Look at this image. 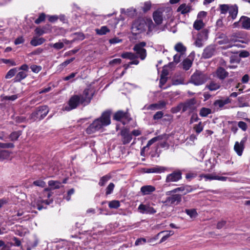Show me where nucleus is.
Returning a JSON list of instances; mask_svg holds the SVG:
<instances>
[{
    "label": "nucleus",
    "mask_w": 250,
    "mask_h": 250,
    "mask_svg": "<svg viewBox=\"0 0 250 250\" xmlns=\"http://www.w3.org/2000/svg\"><path fill=\"white\" fill-rule=\"evenodd\" d=\"M110 124V112L108 111L104 112L101 117L91 124L87 128L86 131L88 134H92L101 129L104 126H107Z\"/></svg>",
    "instance_id": "1"
},
{
    "label": "nucleus",
    "mask_w": 250,
    "mask_h": 250,
    "mask_svg": "<svg viewBox=\"0 0 250 250\" xmlns=\"http://www.w3.org/2000/svg\"><path fill=\"white\" fill-rule=\"evenodd\" d=\"M172 10L168 7H160L153 13V19L157 25H160L164 21L169 19L172 15Z\"/></svg>",
    "instance_id": "2"
},
{
    "label": "nucleus",
    "mask_w": 250,
    "mask_h": 250,
    "mask_svg": "<svg viewBox=\"0 0 250 250\" xmlns=\"http://www.w3.org/2000/svg\"><path fill=\"white\" fill-rule=\"evenodd\" d=\"M221 14H226L229 13V17L232 20L236 19L238 12V8L236 5L221 4L219 5Z\"/></svg>",
    "instance_id": "3"
},
{
    "label": "nucleus",
    "mask_w": 250,
    "mask_h": 250,
    "mask_svg": "<svg viewBox=\"0 0 250 250\" xmlns=\"http://www.w3.org/2000/svg\"><path fill=\"white\" fill-rule=\"evenodd\" d=\"M208 76L201 71H196L191 76L189 83L195 85H200L205 83L208 80Z\"/></svg>",
    "instance_id": "4"
},
{
    "label": "nucleus",
    "mask_w": 250,
    "mask_h": 250,
    "mask_svg": "<svg viewBox=\"0 0 250 250\" xmlns=\"http://www.w3.org/2000/svg\"><path fill=\"white\" fill-rule=\"evenodd\" d=\"M146 30V22L143 19L136 20L132 24L131 27V33L133 35L137 36Z\"/></svg>",
    "instance_id": "5"
},
{
    "label": "nucleus",
    "mask_w": 250,
    "mask_h": 250,
    "mask_svg": "<svg viewBox=\"0 0 250 250\" xmlns=\"http://www.w3.org/2000/svg\"><path fill=\"white\" fill-rule=\"evenodd\" d=\"M49 109L46 105L38 107L36 110L30 115V119L33 121L41 120L43 119L48 114Z\"/></svg>",
    "instance_id": "6"
},
{
    "label": "nucleus",
    "mask_w": 250,
    "mask_h": 250,
    "mask_svg": "<svg viewBox=\"0 0 250 250\" xmlns=\"http://www.w3.org/2000/svg\"><path fill=\"white\" fill-rule=\"evenodd\" d=\"M80 104H81L80 97L78 95H74L70 98L67 104L63 107L62 110L69 111L77 108Z\"/></svg>",
    "instance_id": "7"
},
{
    "label": "nucleus",
    "mask_w": 250,
    "mask_h": 250,
    "mask_svg": "<svg viewBox=\"0 0 250 250\" xmlns=\"http://www.w3.org/2000/svg\"><path fill=\"white\" fill-rule=\"evenodd\" d=\"M146 44V42H142L136 44L133 48L136 53L135 55L137 56V58H140L141 60H144L146 57V50L144 48Z\"/></svg>",
    "instance_id": "8"
},
{
    "label": "nucleus",
    "mask_w": 250,
    "mask_h": 250,
    "mask_svg": "<svg viewBox=\"0 0 250 250\" xmlns=\"http://www.w3.org/2000/svg\"><path fill=\"white\" fill-rule=\"evenodd\" d=\"M79 96L80 97L81 104L86 105L90 103L93 96V91L91 89L87 88L83 90L82 94Z\"/></svg>",
    "instance_id": "9"
},
{
    "label": "nucleus",
    "mask_w": 250,
    "mask_h": 250,
    "mask_svg": "<svg viewBox=\"0 0 250 250\" xmlns=\"http://www.w3.org/2000/svg\"><path fill=\"white\" fill-rule=\"evenodd\" d=\"M14 147L12 143H0V160L7 159L10 156V153L8 151L1 149L4 148H10Z\"/></svg>",
    "instance_id": "10"
},
{
    "label": "nucleus",
    "mask_w": 250,
    "mask_h": 250,
    "mask_svg": "<svg viewBox=\"0 0 250 250\" xmlns=\"http://www.w3.org/2000/svg\"><path fill=\"white\" fill-rule=\"evenodd\" d=\"M216 42L219 45H226L223 47L224 49H227L232 46L229 44V40L228 37L224 34L221 33L218 35L216 38Z\"/></svg>",
    "instance_id": "11"
},
{
    "label": "nucleus",
    "mask_w": 250,
    "mask_h": 250,
    "mask_svg": "<svg viewBox=\"0 0 250 250\" xmlns=\"http://www.w3.org/2000/svg\"><path fill=\"white\" fill-rule=\"evenodd\" d=\"M181 195L173 194L170 196L167 197L164 202V203L167 205H177L181 201Z\"/></svg>",
    "instance_id": "12"
},
{
    "label": "nucleus",
    "mask_w": 250,
    "mask_h": 250,
    "mask_svg": "<svg viewBox=\"0 0 250 250\" xmlns=\"http://www.w3.org/2000/svg\"><path fill=\"white\" fill-rule=\"evenodd\" d=\"M247 137L243 138L240 142H236L234 146V150L237 154L241 156L242 155L243 150L244 149L245 144L247 141Z\"/></svg>",
    "instance_id": "13"
},
{
    "label": "nucleus",
    "mask_w": 250,
    "mask_h": 250,
    "mask_svg": "<svg viewBox=\"0 0 250 250\" xmlns=\"http://www.w3.org/2000/svg\"><path fill=\"white\" fill-rule=\"evenodd\" d=\"M182 178V173L180 171H175L167 175L166 181L167 183L177 182Z\"/></svg>",
    "instance_id": "14"
},
{
    "label": "nucleus",
    "mask_w": 250,
    "mask_h": 250,
    "mask_svg": "<svg viewBox=\"0 0 250 250\" xmlns=\"http://www.w3.org/2000/svg\"><path fill=\"white\" fill-rule=\"evenodd\" d=\"M138 209L142 214H154L156 212V210L148 205L140 204Z\"/></svg>",
    "instance_id": "15"
},
{
    "label": "nucleus",
    "mask_w": 250,
    "mask_h": 250,
    "mask_svg": "<svg viewBox=\"0 0 250 250\" xmlns=\"http://www.w3.org/2000/svg\"><path fill=\"white\" fill-rule=\"evenodd\" d=\"M146 27L147 26L148 30L147 34H150L153 32L157 31L158 30V26L155 23H153V21L150 19H147L145 20Z\"/></svg>",
    "instance_id": "16"
},
{
    "label": "nucleus",
    "mask_w": 250,
    "mask_h": 250,
    "mask_svg": "<svg viewBox=\"0 0 250 250\" xmlns=\"http://www.w3.org/2000/svg\"><path fill=\"white\" fill-rule=\"evenodd\" d=\"M166 104L167 103L165 101H160L158 103L151 104L148 106L145 105L144 109L152 110L161 109L165 107Z\"/></svg>",
    "instance_id": "17"
},
{
    "label": "nucleus",
    "mask_w": 250,
    "mask_h": 250,
    "mask_svg": "<svg viewBox=\"0 0 250 250\" xmlns=\"http://www.w3.org/2000/svg\"><path fill=\"white\" fill-rule=\"evenodd\" d=\"M241 27L247 30H250V18L243 16L240 18Z\"/></svg>",
    "instance_id": "18"
},
{
    "label": "nucleus",
    "mask_w": 250,
    "mask_h": 250,
    "mask_svg": "<svg viewBox=\"0 0 250 250\" xmlns=\"http://www.w3.org/2000/svg\"><path fill=\"white\" fill-rule=\"evenodd\" d=\"M121 135L123 137V143L125 145L128 144L132 140L131 134L129 133L126 130H122L121 131Z\"/></svg>",
    "instance_id": "19"
},
{
    "label": "nucleus",
    "mask_w": 250,
    "mask_h": 250,
    "mask_svg": "<svg viewBox=\"0 0 250 250\" xmlns=\"http://www.w3.org/2000/svg\"><path fill=\"white\" fill-rule=\"evenodd\" d=\"M231 102V100L229 98L225 99L217 100L214 103L215 107L219 108H222L225 105L228 104Z\"/></svg>",
    "instance_id": "20"
},
{
    "label": "nucleus",
    "mask_w": 250,
    "mask_h": 250,
    "mask_svg": "<svg viewBox=\"0 0 250 250\" xmlns=\"http://www.w3.org/2000/svg\"><path fill=\"white\" fill-rule=\"evenodd\" d=\"M155 190V188L151 185L144 186L141 187V192L142 195H148Z\"/></svg>",
    "instance_id": "21"
},
{
    "label": "nucleus",
    "mask_w": 250,
    "mask_h": 250,
    "mask_svg": "<svg viewBox=\"0 0 250 250\" xmlns=\"http://www.w3.org/2000/svg\"><path fill=\"white\" fill-rule=\"evenodd\" d=\"M217 77L220 80H224L229 76V73L223 67H219L216 70Z\"/></svg>",
    "instance_id": "22"
},
{
    "label": "nucleus",
    "mask_w": 250,
    "mask_h": 250,
    "mask_svg": "<svg viewBox=\"0 0 250 250\" xmlns=\"http://www.w3.org/2000/svg\"><path fill=\"white\" fill-rule=\"evenodd\" d=\"M191 6L186 3L181 4L177 8V11L180 12L182 14H186L190 12Z\"/></svg>",
    "instance_id": "23"
},
{
    "label": "nucleus",
    "mask_w": 250,
    "mask_h": 250,
    "mask_svg": "<svg viewBox=\"0 0 250 250\" xmlns=\"http://www.w3.org/2000/svg\"><path fill=\"white\" fill-rule=\"evenodd\" d=\"M214 48L213 46H208L204 50V52L202 55L203 57L204 58H209L214 54Z\"/></svg>",
    "instance_id": "24"
},
{
    "label": "nucleus",
    "mask_w": 250,
    "mask_h": 250,
    "mask_svg": "<svg viewBox=\"0 0 250 250\" xmlns=\"http://www.w3.org/2000/svg\"><path fill=\"white\" fill-rule=\"evenodd\" d=\"M161 234H164L163 236L161 238L160 241V243H162L165 241L170 236L174 234V232L172 230H169V231H162L160 232H159L157 235V237H158L159 235H160Z\"/></svg>",
    "instance_id": "25"
},
{
    "label": "nucleus",
    "mask_w": 250,
    "mask_h": 250,
    "mask_svg": "<svg viewBox=\"0 0 250 250\" xmlns=\"http://www.w3.org/2000/svg\"><path fill=\"white\" fill-rule=\"evenodd\" d=\"M128 115L126 112L119 111L115 113L113 119L117 121H120L123 118L127 119Z\"/></svg>",
    "instance_id": "26"
},
{
    "label": "nucleus",
    "mask_w": 250,
    "mask_h": 250,
    "mask_svg": "<svg viewBox=\"0 0 250 250\" xmlns=\"http://www.w3.org/2000/svg\"><path fill=\"white\" fill-rule=\"evenodd\" d=\"M195 104V100L194 99H190L189 100L186 102L183 107V111H185L188 109H191L192 108V106L193 105Z\"/></svg>",
    "instance_id": "27"
},
{
    "label": "nucleus",
    "mask_w": 250,
    "mask_h": 250,
    "mask_svg": "<svg viewBox=\"0 0 250 250\" xmlns=\"http://www.w3.org/2000/svg\"><path fill=\"white\" fill-rule=\"evenodd\" d=\"M45 41L43 38H34L30 42V43L34 46H36L42 44Z\"/></svg>",
    "instance_id": "28"
},
{
    "label": "nucleus",
    "mask_w": 250,
    "mask_h": 250,
    "mask_svg": "<svg viewBox=\"0 0 250 250\" xmlns=\"http://www.w3.org/2000/svg\"><path fill=\"white\" fill-rule=\"evenodd\" d=\"M121 57L124 59H128L130 60H133L137 59V56L133 53L132 52H125L121 55Z\"/></svg>",
    "instance_id": "29"
},
{
    "label": "nucleus",
    "mask_w": 250,
    "mask_h": 250,
    "mask_svg": "<svg viewBox=\"0 0 250 250\" xmlns=\"http://www.w3.org/2000/svg\"><path fill=\"white\" fill-rule=\"evenodd\" d=\"M95 31L97 34L99 35H105L107 33L109 32V29L106 26H103L100 29H96Z\"/></svg>",
    "instance_id": "30"
},
{
    "label": "nucleus",
    "mask_w": 250,
    "mask_h": 250,
    "mask_svg": "<svg viewBox=\"0 0 250 250\" xmlns=\"http://www.w3.org/2000/svg\"><path fill=\"white\" fill-rule=\"evenodd\" d=\"M204 26V23L202 19L196 20L193 23V27L197 30H199Z\"/></svg>",
    "instance_id": "31"
},
{
    "label": "nucleus",
    "mask_w": 250,
    "mask_h": 250,
    "mask_svg": "<svg viewBox=\"0 0 250 250\" xmlns=\"http://www.w3.org/2000/svg\"><path fill=\"white\" fill-rule=\"evenodd\" d=\"M48 185L52 189H58L61 187V183L58 181L50 180L48 182Z\"/></svg>",
    "instance_id": "32"
},
{
    "label": "nucleus",
    "mask_w": 250,
    "mask_h": 250,
    "mask_svg": "<svg viewBox=\"0 0 250 250\" xmlns=\"http://www.w3.org/2000/svg\"><path fill=\"white\" fill-rule=\"evenodd\" d=\"M220 86L219 84L211 82L208 85L206 86L209 90L210 91H215L218 89L220 88Z\"/></svg>",
    "instance_id": "33"
},
{
    "label": "nucleus",
    "mask_w": 250,
    "mask_h": 250,
    "mask_svg": "<svg viewBox=\"0 0 250 250\" xmlns=\"http://www.w3.org/2000/svg\"><path fill=\"white\" fill-rule=\"evenodd\" d=\"M192 62L189 59H186L183 62V68L186 70H188L192 65Z\"/></svg>",
    "instance_id": "34"
},
{
    "label": "nucleus",
    "mask_w": 250,
    "mask_h": 250,
    "mask_svg": "<svg viewBox=\"0 0 250 250\" xmlns=\"http://www.w3.org/2000/svg\"><path fill=\"white\" fill-rule=\"evenodd\" d=\"M211 112V109L208 108L203 107L200 111V115L202 117H206Z\"/></svg>",
    "instance_id": "35"
},
{
    "label": "nucleus",
    "mask_w": 250,
    "mask_h": 250,
    "mask_svg": "<svg viewBox=\"0 0 250 250\" xmlns=\"http://www.w3.org/2000/svg\"><path fill=\"white\" fill-rule=\"evenodd\" d=\"M162 139V136H159L155 137H154L148 141L147 142V144L146 146H145L143 149H145L146 147H149L151 145H152L154 143L156 142V141L161 140Z\"/></svg>",
    "instance_id": "36"
},
{
    "label": "nucleus",
    "mask_w": 250,
    "mask_h": 250,
    "mask_svg": "<svg viewBox=\"0 0 250 250\" xmlns=\"http://www.w3.org/2000/svg\"><path fill=\"white\" fill-rule=\"evenodd\" d=\"M27 74L25 72L23 71L19 72L16 76L15 79L16 82H20L22 80L25 78Z\"/></svg>",
    "instance_id": "37"
},
{
    "label": "nucleus",
    "mask_w": 250,
    "mask_h": 250,
    "mask_svg": "<svg viewBox=\"0 0 250 250\" xmlns=\"http://www.w3.org/2000/svg\"><path fill=\"white\" fill-rule=\"evenodd\" d=\"M185 212L190 218H195L197 215V213L195 209H187Z\"/></svg>",
    "instance_id": "38"
},
{
    "label": "nucleus",
    "mask_w": 250,
    "mask_h": 250,
    "mask_svg": "<svg viewBox=\"0 0 250 250\" xmlns=\"http://www.w3.org/2000/svg\"><path fill=\"white\" fill-rule=\"evenodd\" d=\"M17 72V69L16 68H14L10 69L7 73V74L5 76V78L7 79L11 78L15 75V74Z\"/></svg>",
    "instance_id": "39"
},
{
    "label": "nucleus",
    "mask_w": 250,
    "mask_h": 250,
    "mask_svg": "<svg viewBox=\"0 0 250 250\" xmlns=\"http://www.w3.org/2000/svg\"><path fill=\"white\" fill-rule=\"evenodd\" d=\"M21 135V132L15 131L11 133L9 138L11 141H14L18 139L19 136Z\"/></svg>",
    "instance_id": "40"
},
{
    "label": "nucleus",
    "mask_w": 250,
    "mask_h": 250,
    "mask_svg": "<svg viewBox=\"0 0 250 250\" xmlns=\"http://www.w3.org/2000/svg\"><path fill=\"white\" fill-rule=\"evenodd\" d=\"M120 206V202L117 200L111 201L108 204V206L111 208H117Z\"/></svg>",
    "instance_id": "41"
},
{
    "label": "nucleus",
    "mask_w": 250,
    "mask_h": 250,
    "mask_svg": "<svg viewBox=\"0 0 250 250\" xmlns=\"http://www.w3.org/2000/svg\"><path fill=\"white\" fill-rule=\"evenodd\" d=\"M174 48L177 52H181V53L186 51L185 47L181 43L176 44Z\"/></svg>",
    "instance_id": "42"
},
{
    "label": "nucleus",
    "mask_w": 250,
    "mask_h": 250,
    "mask_svg": "<svg viewBox=\"0 0 250 250\" xmlns=\"http://www.w3.org/2000/svg\"><path fill=\"white\" fill-rule=\"evenodd\" d=\"M49 46L51 47H53V48L57 50H59L62 48L64 47V45L63 43L62 42H58L54 44H50Z\"/></svg>",
    "instance_id": "43"
},
{
    "label": "nucleus",
    "mask_w": 250,
    "mask_h": 250,
    "mask_svg": "<svg viewBox=\"0 0 250 250\" xmlns=\"http://www.w3.org/2000/svg\"><path fill=\"white\" fill-rule=\"evenodd\" d=\"M151 7V3L150 1H146L144 2L143 6L142 7V10L144 12H146L149 10Z\"/></svg>",
    "instance_id": "44"
},
{
    "label": "nucleus",
    "mask_w": 250,
    "mask_h": 250,
    "mask_svg": "<svg viewBox=\"0 0 250 250\" xmlns=\"http://www.w3.org/2000/svg\"><path fill=\"white\" fill-rule=\"evenodd\" d=\"M109 179V176L107 175L104 176L101 178L100 182L99 183V185L100 186H104Z\"/></svg>",
    "instance_id": "45"
},
{
    "label": "nucleus",
    "mask_w": 250,
    "mask_h": 250,
    "mask_svg": "<svg viewBox=\"0 0 250 250\" xmlns=\"http://www.w3.org/2000/svg\"><path fill=\"white\" fill-rule=\"evenodd\" d=\"M74 58H72L70 59L66 60L59 65L60 68L62 69L65 67H66L68 64L72 62L74 60Z\"/></svg>",
    "instance_id": "46"
},
{
    "label": "nucleus",
    "mask_w": 250,
    "mask_h": 250,
    "mask_svg": "<svg viewBox=\"0 0 250 250\" xmlns=\"http://www.w3.org/2000/svg\"><path fill=\"white\" fill-rule=\"evenodd\" d=\"M194 129L198 134L202 132L203 130V126L202 125V122H200L198 124L195 125L194 126Z\"/></svg>",
    "instance_id": "47"
},
{
    "label": "nucleus",
    "mask_w": 250,
    "mask_h": 250,
    "mask_svg": "<svg viewBox=\"0 0 250 250\" xmlns=\"http://www.w3.org/2000/svg\"><path fill=\"white\" fill-rule=\"evenodd\" d=\"M173 85H179L184 84V79L182 78H173L172 80Z\"/></svg>",
    "instance_id": "48"
},
{
    "label": "nucleus",
    "mask_w": 250,
    "mask_h": 250,
    "mask_svg": "<svg viewBox=\"0 0 250 250\" xmlns=\"http://www.w3.org/2000/svg\"><path fill=\"white\" fill-rule=\"evenodd\" d=\"M114 184L110 183L106 188V194L108 195L112 193L114 188Z\"/></svg>",
    "instance_id": "49"
},
{
    "label": "nucleus",
    "mask_w": 250,
    "mask_h": 250,
    "mask_svg": "<svg viewBox=\"0 0 250 250\" xmlns=\"http://www.w3.org/2000/svg\"><path fill=\"white\" fill-rule=\"evenodd\" d=\"M166 168L162 167H156L152 168L153 173H161L164 172Z\"/></svg>",
    "instance_id": "50"
},
{
    "label": "nucleus",
    "mask_w": 250,
    "mask_h": 250,
    "mask_svg": "<svg viewBox=\"0 0 250 250\" xmlns=\"http://www.w3.org/2000/svg\"><path fill=\"white\" fill-rule=\"evenodd\" d=\"M201 39L203 40H206L208 37V31L207 30L204 29L202 30L199 35Z\"/></svg>",
    "instance_id": "51"
},
{
    "label": "nucleus",
    "mask_w": 250,
    "mask_h": 250,
    "mask_svg": "<svg viewBox=\"0 0 250 250\" xmlns=\"http://www.w3.org/2000/svg\"><path fill=\"white\" fill-rule=\"evenodd\" d=\"M33 184L36 186L40 187L42 188H43L45 186V183L41 180L35 181Z\"/></svg>",
    "instance_id": "52"
},
{
    "label": "nucleus",
    "mask_w": 250,
    "mask_h": 250,
    "mask_svg": "<svg viewBox=\"0 0 250 250\" xmlns=\"http://www.w3.org/2000/svg\"><path fill=\"white\" fill-rule=\"evenodd\" d=\"M200 177H204L206 181L215 180V175L211 174H203Z\"/></svg>",
    "instance_id": "53"
},
{
    "label": "nucleus",
    "mask_w": 250,
    "mask_h": 250,
    "mask_svg": "<svg viewBox=\"0 0 250 250\" xmlns=\"http://www.w3.org/2000/svg\"><path fill=\"white\" fill-rule=\"evenodd\" d=\"M146 239H145L144 238H138L136 240L135 243V245L139 246L140 245H142V244L146 243Z\"/></svg>",
    "instance_id": "54"
},
{
    "label": "nucleus",
    "mask_w": 250,
    "mask_h": 250,
    "mask_svg": "<svg viewBox=\"0 0 250 250\" xmlns=\"http://www.w3.org/2000/svg\"><path fill=\"white\" fill-rule=\"evenodd\" d=\"M238 126L242 129L243 131H246L247 129V124L243 121H240L238 124Z\"/></svg>",
    "instance_id": "55"
},
{
    "label": "nucleus",
    "mask_w": 250,
    "mask_h": 250,
    "mask_svg": "<svg viewBox=\"0 0 250 250\" xmlns=\"http://www.w3.org/2000/svg\"><path fill=\"white\" fill-rule=\"evenodd\" d=\"M18 98V95H13L11 96H4L3 99L5 100H9V101H15Z\"/></svg>",
    "instance_id": "56"
},
{
    "label": "nucleus",
    "mask_w": 250,
    "mask_h": 250,
    "mask_svg": "<svg viewBox=\"0 0 250 250\" xmlns=\"http://www.w3.org/2000/svg\"><path fill=\"white\" fill-rule=\"evenodd\" d=\"M45 17V15L43 13L41 14L39 16V18L35 20V23L37 24H39L42 21L44 20Z\"/></svg>",
    "instance_id": "57"
},
{
    "label": "nucleus",
    "mask_w": 250,
    "mask_h": 250,
    "mask_svg": "<svg viewBox=\"0 0 250 250\" xmlns=\"http://www.w3.org/2000/svg\"><path fill=\"white\" fill-rule=\"evenodd\" d=\"M164 113L162 111L157 112L153 116V119L158 120L162 118Z\"/></svg>",
    "instance_id": "58"
},
{
    "label": "nucleus",
    "mask_w": 250,
    "mask_h": 250,
    "mask_svg": "<svg viewBox=\"0 0 250 250\" xmlns=\"http://www.w3.org/2000/svg\"><path fill=\"white\" fill-rule=\"evenodd\" d=\"M32 71L35 73H38L41 70V67L36 65H32L30 67Z\"/></svg>",
    "instance_id": "59"
},
{
    "label": "nucleus",
    "mask_w": 250,
    "mask_h": 250,
    "mask_svg": "<svg viewBox=\"0 0 250 250\" xmlns=\"http://www.w3.org/2000/svg\"><path fill=\"white\" fill-rule=\"evenodd\" d=\"M122 40L121 39H119L118 38H114L109 40V42L111 44H115L122 42Z\"/></svg>",
    "instance_id": "60"
},
{
    "label": "nucleus",
    "mask_w": 250,
    "mask_h": 250,
    "mask_svg": "<svg viewBox=\"0 0 250 250\" xmlns=\"http://www.w3.org/2000/svg\"><path fill=\"white\" fill-rule=\"evenodd\" d=\"M122 61L120 59H115L109 62V64L114 65L115 64H120L121 63Z\"/></svg>",
    "instance_id": "61"
},
{
    "label": "nucleus",
    "mask_w": 250,
    "mask_h": 250,
    "mask_svg": "<svg viewBox=\"0 0 250 250\" xmlns=\"http://www.w3.org/2000/svg\"><path fill=\"white\" fill-rule=\"evenodd\" d=\"M2 62L5 64L10 63L13 66L16 65V63L14 61L9 59H2Z\"/></svg>",
    "instance_id": "62"
},
{
    "label": "nucleus",
    "mask_w": 250,
    "mask_h": 250,
    "mask_svg": "<svg viewBox=\"0 0 250 250\" xmlns=\"http://www.w3.org/2000/svg\"><path fill=\"white\" fill-rule=\"evenodd\" d=\"M202 40L201 39H200L199 38L196 40V41L194 42V44L198 47H202L203 46V43L202 42Z\"/></svg>",
    "instance_id": "63"
},
{
    "label": "nucleus",
    "mask_w": 250,
    "mask_h": 250,
    "mask_svg": "<svg viewBox=\"0 0 250 250\" xmlns=\"http://www.w3.org/2000/svg\"><path fill=\"white\" fill-rule=\"evenodd\" d=\"M206 15H207V13L206 12H204V11L200 12L198 13V16H197V18H198L197 20L202 19V18H205L206 16Z\"/></svg>",
    "instance_id": "64"
}]
</instances>
